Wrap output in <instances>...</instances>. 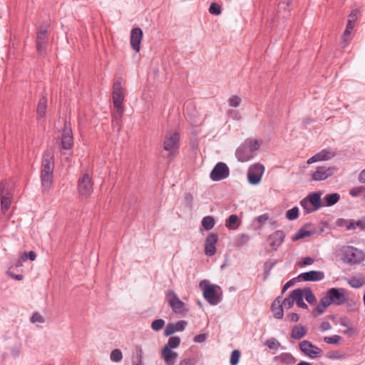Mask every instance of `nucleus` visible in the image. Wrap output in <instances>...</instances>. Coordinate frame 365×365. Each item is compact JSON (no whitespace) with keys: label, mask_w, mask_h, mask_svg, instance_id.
I'll return each instance as SVG.
<instances>
[{"label":"nucleus","mask_w":365,"mask_h":365,"mask_svg":"<svg viewBox=\"0 0 365 365\" xmlns=\"http://www.w3.org/2000/svg\"><path fill=\"white\" fill-rule=\"evenodd\" d=\"M352 288L358 289L365 285V277L360 275L353 276L348 282Z\"/></svg>","instance_id":"obj_31"},{"label":"nucleus","mask_w":365,"mask_h":365,"mask_svg":"<svg viewBox=\"0 0 365 365\" xmlns=\"http://www.w3.org/2000/svg\"><path fill=\"white\" fill-rule=\"evenodd\" d=\"M293 297L299 307L303 309H307L308 307V306L304 302L303 291L301 289L298 288L293 290Z\"/></svg>","instance_id":"obj_29"},{"label":"nucleus","mask_w":365,"mask_h":365,"mask_svg":"<svg viewBox=\"0 0 365 365\" xmlns=\"http://www.w3.org/2000/svg\"><path fill=\"white\" fill-rule=\"evenodd\" d=\"M93 181L88 173H83L78 182V190L81 196L88 197L93 192Z\"/></svg>","instance_id":"obj_4"},{"label":"nucleus","mask_w":365,"mask_h":365,"mask_svg":"<svg viewBox=\"0 0 365 365\" xmlns=\"http://www.w3.org/2000/svg\"><path fill=\"white\" fill-rule=\"evenodd\" d=\"M359 181L361 183H365V169L363 170L359 175Z\"/></svg>","instance_id":"obj_64"},{"label":"nucleus","mask_w":365,"mask_h":365,"mask_svg":"<svg viewBox=\"0 0 365 365\" xmlns=\"http://www.w3.org/2000/svg\"><path fill=\"white\" fill-rule=\"evenodd\" d=\"M299 277L302 278L304 281L307 282H313L323 279L324 274L322 272L312 270L302 273Z\"/></svg>","instance_id":"obj_23"},{"label":"nucleus","mask_w":365,"mask_h":365,"mask_svg":"<svg viewBox=\"0 0 365 365\" xmlns=\"http://www.w3.org/2000/svg\"><path fill=\"white\" fill-rule=\"evenodd\" d=\"M299 348L304 355L312 359L320 356L323 352L322 349L307 340L301 341L299 344Z\"/></svg>","instance_id":"obj_6"},{"label":"nucleus","mask_w":365,"mask_h":365,"mask_svg":"<svg viewBox=\"0 0 365 365\" xmlns=\"http://www.w3.org/2000/svg\"><path fill=\"white\" fill-rule=\"evenodd\" d=\"M313 234L312 232L306 230L304 227L300 228L298 232L292 237L293 242L297 241L300 239L310 237Z\"/></svg>","instance_id":"obj_33"},{"label":"nucleus","mask_w":365,"mask_h":365,"mask_svg":"<svg viewBox=\"0 0 365 365\" xmlns=\"http://www.w3.org/2000/svg\"><path fill=\"white\" fill-rule=\"evenodd\" d=\"M54 160L51 150L45 151L41 163V181L43 190H48L53 185Z\"/></svg>","instance_id":"obj_1"},{"label":"nucleus","mask_w":365,"mask_h":365,"mask_svg":"<svg viewBox=\"0 0 365 365\" xmlns=\"http://www.w3.org/2000/svg\"><path fill=\"white\" fill-rule=\"evenodd\" d=\"M285 238V233L282 230H277L274 233L269 235V241L270 242V246L277 250V247L283 242Z\"/></svg>","instance_id":"obj_18"},{"label":"nucleus","mask_w":365,"mask_h":365,"mask_svg":"<svg viewBox=\"0 0 365 365\" xmlns=\"http://www.w3.org/2000/svg\"><path fill=\"white\" fill-rule=\"evenodd\" d=\"M264 171V167L256 163L252 165L247 173L248 181L252 185H257L260 181Z\"/></svg>","instance_id":"obj_7"},{"label":"nucleus","mask_w":365,"mask_h":365,"mask_svg":"<svg viewBox=\"0 0 365 365\" xmlns=\"http://www.w3.org/2000/svg\"><path fill=\"white\" fill-rule=\"evenodd\" d=\"M123 358L122 352L120 349H115L112 351L110 354V359L113 361L118 362L120 361Z\"/></svg>","instance_id":"obj_44"},{"label":"nucleus","mask_w":365,"mask_h":365,"mask_svg":"<svg viewBox=\"0 0 365 365\" xmlns=\"http://www.w3.org/2000/svg\"><path fill=\"white\" fill-rule=\"evenodd\" d=\"M175 332V327L173 323H168L164 330V335L168 336H170Z\"/></svg>","instance_id":"obj_49"},{"label":"nucleus","mask_w":365,"mask_h":365,"mask_svg":"<svg viewBox=\"0 0 365 365\" xmlns=\"http://www.w3.org/2000/svg\"><path fill=\"white\" fill-rule=\"evenodd\" d=\"M266 344L269 349H277L280 345L279 342L274 338L267 340Z\"/></svg>","instance_id":"obj_50"},{"label":"nucleus","mask_w":365,"mask_h":365,"mask_svg":"<svg viewBox=\"0 0 365 365\" xmlns=\"http://www.w3.org/2000/svg\"><path fill=\"white\" fill-rule=\"evenodd\" d=\"M275 360L286 365H292L296 362V359L290 353H282L275 356Z\"/></svg>","instance_id":"obj_26"},{"label":"nucleus","mask_w":365,"mask_h":365,"mask_svg":"<svg viewBox=\"0 0 365 365\" xmlns=\"http://www.w3.org/2000/svg\"><path fill=\"white\" fill-rule=\"evenodd\" d=\"M47 41L48 31L46 29L41 27L36 37V49L40 55L45 54Z\"/></svg>","instance_id":"obj_14"},{"label":"nucleus","mask_w":365,"mask_h":365,"mask_svg":"<svg viewBox=\"0 0 365 365\" xmlns=\"http://www.w3.org/2000/svg\"><path fill=\"white\" fill-rule=\"evenodd\" d=\"M356 21V11H353L349 15V19L346 26V29L342 35V43L347 41V37L350 35Z\"/></svg>","instance_id":"obj_22"},{"label":"nucleus","mask_w":365,"mask_h":365,"mask_svg":"<svg viewBox=\"0 0 365 365\" xmlns=\"http://www.w3.org/2000/svg\"><path fill=\"white\" fill-rule=\"evenodd\" d=\"M275 264L276 263L272 261H268L264 264V278L269 276L271 269L273 268Z\"/></svg>","instance_id":"obj_46"},{"label":"nucleus","mask_w":365,"mask_h":365,"mask_svg":"<svg viewBox=\"0 0 365 365\" xmlns=\"http://www.w3.org/2000/svg\"><path fill=\"white\" fill-rule=\"evenodd\" d=\"M287 317L289 319L291 322H297L299 319V315L297 313H291Z\"/></svg>","instance_id":"obj_60"},{"label":"nucleus","mask_w":365,"mask_h":365,"mask_svg":"<svg viewBox=\"0 0 365 365\" xmlns=\"http://www.w3.org/2000/svg\"><path fill=\"white\" fill-rule=\"evenodd\" d=\"M165 326V321L162 319H155L151 323V328L155 331L161 330Z\"/></svg>","instance_id":"obj_39"},{"label":"nucleus","mask_w":365,"mask_h":365,"mask_svg":"<svg viewBox=\"0 0 365 365\" xmlns=\"http://www.w3.org/2000/svg\"><path fill=\"white\" fill-rule=\"evenodd\" d=\"M331 304L341 305L346 301L345 291L343 288H331L326 294Z\"/></svg>","instance_id":"obj_11"},{"label":"nucleus","mask_w":365,"mask_h":365,"mask_svg":"<svg viewBox=\"0 0 365 365\" xmlns=\"http://www.w3.org/2000/svg\"><path fill=\"white\" fill-rule=\"evenodd\" d=\"M341 357L342 356L337 354L336 352H331L327 355V358L331 359H341Z\"/></svg>","instance_id":"obj_63"},{"label":"nucleus","mask_w":365,"mask_h":365,"mask_svg":"<svg viewBox=\"0 0 365 365\" xmlns=\"http://www.w3.org/2000/svg\"><path fill=\"white\" fill-rule=\"evenodd\" d=\"M331 302L329 299V297L326 294L324 296L317 307L312 310V314L314 318H317L318 316L322 314L325 309L331 304Z\"/></svg>","instance_id":"obj_19"},{"label":"nucleus","mask_w":365,"mask_h":365,"mask_svg":"<svg viewBox=\"0 0 365 365\" xmlns=\"http://www.w3.org/2000/svg\"><path fill=\"white\" fill-rule=\"evenodd\" d=\"M250 239V237L248 235L244 233L240 234L237 237L235 245L237 247L243 246L249 242Z\"/></svg>","instance_id":"obj_35"},{"label":"nucleus","mask_w":365,"mask_h":365,"mask_svg":"<svg viewBox=\"0 0 365 365\" xmlns=\"http://www.w3.org/2000/svg\"><path fill=\"white\" fill-rule=\"evenodd\" d=\"M162 358L167 365H173L178 358V354L168 349V346H164L161 351Z\"/></svg>","instance_id":"obj_21"},{"label":"nucleus","mask_w":365,"mask_h":365,"mask_svg":"<svg viewBox=\"0 0 365 365\" xmlns=\"http://www.w3.org/2000/svg\"><path fill=\"white\" fill-rule=\"evenodd\" d=\"M229 102H230V105L231 106L237 107L241 102V99L240 97H238L237 96H233L232 97H231L230 98Z\"/></svg>","instance_id":"obj_51"},{"label":"nucleus","mask_w":365,"mask_h":365,"mask_svg":"<svg viewBox=\"0 0 365 365\" xmlns=\"http://www.w3.org/2000/svg\"><path fill=\"white\" fill-rule=\"evenodd\" d=\"M336 170L335 168L319 166L312 173V179L314 181L324 180L334 174Z\"/></svg>","instance_id":"obj_13"},{"label":"nucleus","mask_w":365,"mask_h":365,"mask_svg":"<svg viewBox=\"0 0 365 365\" xmlns=\"http://www.w3.org/2000/svg\"><path fill=\"white\" fill-rule=\"evenodd\" d=\"M362 190V187H354L351 190H350L349 194L353 197H356L361 192Z\"/></svg>","instance_id":"obj_57"},{"label":"nucleus","mask_w":365,"mask_h":365,"mask_svg":"<svg viewBox=\"0 0 365 365\" xmlns=\"http://www.w3.org/2000/svg\"><path fill=\"white\" fill-rule=\"evenodd\" d=\"M236 157L241 162H246L250 160L253 155L250 149L244 143L241 145L236 150Z\"/></svg>","instance_id":"obj_20"},{"label":"nucleus","mask_w":365,"mask_h":365,"mask_svg":"<svg viewBox=\"0 0 365 365\" xmlns=\"http://www.w3.org/2000/svg\"><path fill=\"white\" fill-rule=\"evenodd\" d=\"M240 357V351L239 350L232 351L230 356V364L237 365L239 362Z\"/></svg>","instance_id":"obj_45"},{"label":"nucleus","mask_w":365,"mask_h":365,"mask_svg":"<svg viewBox=\"0 0 365 365\" xmlns=\"http://www.w3.org/2000/svg\"><path fill=\"white\" fill-rule=\"evenodd\" d=\"M124 101L123 88L120 79L115 81L113 86V106L122 105Z\"/></svg>","instance_id":"obj_12"},{"label":"nucleus","mask_w":365,"mask_h":365,"mask_svg":"<svg viewBox=\"0 0 365 365\" xmlns=\"http://www.w3.org/2000/svg\"><path fill=\"white\" fill-rule=\"evenodd\" d=\"M344 260L350 264L360 263L364 259V252L351 246H349L344 250Z\"/></svg>","instance_id":"obj_5"},{"label":"nucleus","mask_w":365,"mask_h":365,"mask_svg":"<svg viewBox=\"0 0 365 365\" xmlns=\"http://www.w3.org/2000/svg\"><path fill=\"white\" fill-rule=\"evenodd\" d=\"M304 293L305 299L308 303L314 304L316 302V297L310 289H305L303 291V294Z\"/></svg>","instance_id":"obj_41"},{"label":"nucleus","mask_w":365,"mask_h":365,"mask_svg":"<svg viewBox=\"0 0 365 365\" xmlns=\"http://www.w3.org/2000/svg\"><path fill=\"white\" fill-rule=\"evenodd\" d=\"M339 324L346 327H349L351 325V321L348 317H343L339 319Z\"/></svg>","instance_id":"obj_56"},{"label":"nucleus","mask_w":365,"mask_h":365,"mask_svg":"<svg viewBox=\"0 0 365 365\" xmlns=\"http://www.w3.org/2000/svg\"><path fill=\"white\" fill-rule=\"evenodd\" d=\"M300 205L307 213L319 210L323 206L321 200V193H310L307 197L301 200Z\"/></svg>","instance_id":"obj_3"},{"label":"nucleus","mask_w":365,"mask_h":365,"mask_svg":"<svg viewBox=\"0 0 365 365\" xmlns=\"http://www.w3.org/2000/svg\"><path fill=\"white\" fill-rule=\"evenodd\" d=\"M196 359L195 358L184 359L180 363V365H195Z\"/></svg>","instance_id":"obj_54"},{"label":"nucleus","mask_w":365,"mask_h":365,"mask_svg":"<svg viewBox=\"0 0 365 365\" xmlns=\"http://www.w3.org/2000/svg\"><path fill=\"white\" fill-rule=\"evenodd\" d=\"M31 320L33 323H35V322L43 323L44 322L43 317L38 312L33 314V315L31 318Z\"/></svg>","instance_id":"obj_52"},{"label":"nucleus","mask_w":365,"mask_h":365,"mask_svg":"<svg viewBox=\"0 0 365 365\" xmlns=\"http://www.w3.org/2000/svg\"><path fill=\"white\" fill-rule=\"evenodd\" d=\"M341 339V336L339 335H334L331 336H325L324 338V342L329 344H337Z\"/></svg>","instance_id":"obj_47"},{"label":"nucleus","mask_w":365,"mask_h":365,"mask_svg":"<svg viewBox=\"0 0 365 365\" xmlns=\"http://www.w3.org/2000/svg\"><path fill=\"white\" fill-rule=\"evenodd\" d=\"M143 351L140 348L137 350V362L135 365H143V357H142Z\"/></svg>","instance_id":"obj_58"},{"label":"nucleus","mask_w":365,"mask_h":365,"mask_svg":"<svg viewBox=\"0 0 365 365\" xmlns=\"http://www.w3.org/2000/svg\"><path fill=\"white\" fill-rule=\"evenodd\" d=\"M307 332V329L304 326L295 325L293 327L291 336L294 339H300L304 337Z\"/></svg>","instance_id":"obj_27"},{"label":"nucleus","mask_w":365,"mask_h":365,"mask_svg":"<svg viewBox=\"0 0 365 365\" xmlns=\"http://www.w3.org/2000/svg\"><path fill=\"white\" fill-rule=\"evenodd\" d=\"M299 216V209L297 207H294L290 210H289L286 212V217L289 220H294L297 219Z\"/></svg>","instance_id":"obj_40"},{"label":"nucleus","mask_w":365,"mask_h":365,"mask_svg":"<svg viewBox=\"0 0 365 365\" xmlns=\"http://www.w3.org/2000/svg\"><path fill=\"white\" fill-rule=\"evenodd\" d=\"M230 173L227 165L224 163H218L210 173V178L213 181H219L225 179Z\"/></svg>","instance_id":"obj_9"},{"label":"nucleus","mask_w":365,"mask_h":365,"mask_svg":"<svg viewBox=\"0 0 365 365\" xmlns=\"http://www.w3.org/2000/svg\"><path fill=\"white\" fill-rule=\"evenodd\" d=\"M143 38V31L140 28H134L131 31L130 34V45L132 48L135 51L138 52L140 48V43Z\"/></svg>","instance_id":"obj_17"},{"label":"nucleus","mask_w":365,"mask_h":365,"mask_svg":"<svg viewBox=\"0 0 365 365\" xmlns=\"http://www.w3.org/2000/svg\"><path fill=\"white\" fill-rule=\"evenodd\" d=\"M218 241V235L216 233H210L207 235L205 242V253L211 257L216 252V244Z\"/></svg>","instance_id":"obj_15"},{"label":"nucleus","mask_w":365,"mask_h":365,"mask_svg":"<svg viewBox=\"0 0 365 365\" xmlns=\"http://www.w3.org/2000/svg\"><path fill=\"white\" fill-rule=\"evenodd\" d=\"M205 280H202L200 282V287L204 288L203 296L205 299L212 305L217 304L220 299L217 295L215 288L214 285H206L204 287V284H206Z\"/></svg>","instance_id":"obj_8"},{"label":"nucleus","mask_w":365,"mask_h":365,"mask_svg":"<svg viewBox=\"0 0 365 365\" xmlns=\"http://www.w3.org/2000/svg\"><path fill=\"white\" fill-rule=\"evenodd\" d=\"M180 344V339L179 336H170L168 339V344L165 346H168V349L177 348Z\"/></svg>","instance_id":"obj_37"},{"label":"nucleus","mask_w":365,"mask_h":365,"mask_svg":"<svg viewBox=\"0 0 365 365\" xmlns=\"http://www.w3.org/2000/svg\"><path fill=\"white\" fill-rule=\"evenodd\" d=\"M186 324L187 322L183 320L178 322L175 324H174L175 331H183Z\"/></svg>","instance_id":"obj_53"},{"label":"nucleus","mask_w":365,"mask_h":365,"mask_svg":"<svg viewBox=\"0 0 365 365\" xmlns=\"http://www.w3.org/2000/svg\"><path fill=\"white\" fill-rule=\"evenodd\" d=\"M114 110L112 113V118H114V121L116 120H120L123 115V108L122 105H118V106H113Z\"/></svg>","instance_id":"obj_36"},{"label":"nucleus","mask_w":365,"mask_h":365,"mask_svg":"<svg viewBox=\"0 0 365 365\" xmlns=\"http://www.w3.org/2000/svg\"><path fill=\"white\" fill-rule=\"evenodd\" d=\"M340 199V195L339 193H331L327 194L324 197V205L323 206H332L335 205Z\"/></svg>","instance_id":"obj_32"},{"label":"nucleus","mask_w":365,"mask_h":365,"mask_svg":"<svg viewBox=\"0 0 365 365\" xmlns=\"http://www.w3.org/2000/svg\"><path fill=\"white\" fill-rule=\"evenodd\" d=\"M271 309L275 318L279 319L283 318L284 312L280 297H278L276 299L274 300V302L272 303Z\"/></svg>","instance_id":"obj_25"},{"label":"nucleus","mask_w":365,"mask_h":365,"mask_svg":"<svg viewBox=\"0 0 365 365\" xmlns=\"http://www.w3.org/2000/svg\"><path fill=\"white\" fill-rule=\"evenodd\" d=\"M294 283V279H291L288 281L284 286L282 290V294H284L288 288L292 286Z\"/></svg>","instance_id":"obj_61"},{"label":"nucleus","mask_w":365,"mask_h":365,"mask_svg":"<svg viewBox=\"0 0 365 365\" xmlns=\"http://www.w3.org/2000/svg\"><path fill=\"white\" fill-rule=\"evenodd\" d=\"M1 212L5 214L6 212L9 209L11 205V199L9 196H2L1 200Z\"/></svg>","instance_id":"obj_38"},{"label":"nucleus","mask_w":365,"mask_h":365,"mask_svg":"<svg viewBox=\"0 0 365 365\" xmlns=\"http://www.w3.org/2000/svg\"><path fill=\"white\" fill-rule=\"evenodd\" d=\"M46 109H47V99L45 96H43L38 103L37 108H36V113L37 116L39 118H42L45 117L46 113Z\"/></svg>","instance_id":"obj_28"},{"label":"nucleus","mask_w":365,"mask_h":365,"mask_svg":"<svg viewBox=\"0 0 365 365\" xmlns=\"http://www.w3.org/2000/svg\"><path fill=\"white\" fill-rule=\"evenodd\" d=\"M209 11L212 14L219 15L221 14V7L216 3H212L210 6Z\"/></svg>","instance_id":"obj_48"},{"label":"nucleus","mask_w":365,"mask_h":365,"mask_svg":"<svg viewBox=\"0 0 365 365\" xmlns=\"http://www.w3.org/2000/svg\"><path fill=\"white\" fill-rule=\"evenodd\" d=\"M180 133L178 132L167 133L164 137L163 146L168 153L166 158L173 159L177 156L180 148Z\"/></svg>","instance_id":"obj_2"},{"label":"nucleus","mask_w":365,"mask_h":365,"mask_svg":"<svg viewBox=\"0 0 365 365\" xmlns=\"http://www.w3.org/2000/svg\"><path fill=\"white\" fill-rule=\"evenodd\" d=\"M247 147L250 149L251 153L252 155L254 153L259 149V143L257 140H250V142L245 143Z\"/></svg>","instance_id":"obj_42"},{"label":"nucleus","mask_w":365,"mask_h":365,"mask_svg":"<svg viewBox=\"0 0 365 365\" xmlns=\"http://www.w3.org/2000/svg\"><path fill=\"white\" fill-rule=\"evenodd\" d=\"M215 221L213 217L206 216L202 220V225L206 230H210L215 226Z\"/></svg>","instance_id":"obj_34"},{"label":"nucleus","mask_w":365,"mask_h":365,"mask_svg":"<svg viewBox=\"0 0 365 365\" xmlns=\"http://www.w3.org/2000/svg\"><path fill=\"white\" fill-rule=\"evenodd\" d=\"M314 260L313 258H312L310 257H307L302 259V265H310L314 262Z\"/></svg>","instance_id":"obj_62"},{"label":"nucleus","mask_w":365,"mask_h":365,"mask_svg":"<svg viewBox=\"0 0 365 365\" xmlns=\"http://www.w3.org/2000/svg\"><path fill=\"white\" fill-rule=\"evenodd\" d=\"M207 339V334H200L198 335H196L193 338V341L197 343H202L204 342Z\"/></svg>","instance_id":"obj_55"},{"label":"nucleus","mask_w":365,"mask_h":365,"mask_svg":"<svg viewBox=\"0 0 365 365\" xmlns=\"http://www.w3.org/2000/svg\"><path fill=\"white\" fill-rule=\"evenodd\" d=\"M334 156V154L333 153H331L330 151L324 149V150H322V151L317 153V154L313 155L312 158H310L307 160V163L312 164L313 163L321 161V160H330Z\"/></svg>","instance_id":"obj_24"},{"label":"nucleus","mask_w":365,"mask_h":365,"mask_svg":"<svg viewBox=\"0 0 365 365\" xmlns=\"http://www.w3.org/2000/svg\"><path fill=\"white\" fill-rule=\"evenodd\" d=\"M73 144V133L71 128L69 125H67L66 123L64 125L63 133H62V138H61V145L62 148L65 150L71 149Z\"/></svg>","instance_id":"obj_16"},{"label":"nucleus","mask_w":365,"mask_h":365,"mask_svg":"<svg viewBox=\"0 0 365 365\" xmlns=\"http://www.w3.org/2000/svg\"><path fill=\"white\" fill-rule=\"evenodd\" d=\"M240 225V220L237 215H231L226 220L225 226L230 230H236Z\"/></svg>","instance_id":"obj_30"},{"label":"nucleus","mask_w":365,"mask_h":365,"mask_svg":"<svg viewBox=\"0 0 365 365\" xmlns=\"http://www.w3.org/2000/svg\"><path fill=\"white\" fill-rule=\"evenodd\" d=\"M111 125L113 129L117 128V131L120 132V128H121V125L118 120H116V121H114V118H112Z\"/></svg>","instance_id":"obj_59"},{"label":"nucleus","mask_w":365,"mask_h":365,"mask_svg":"<svg viewBox=\"0 0 365 365\" xmlns=\"http://www.w3.org/2000/svg\"><path fill=\"white\" fill-rule=\"evenodd\" d=\"M294 302V299L293 297V291H292L290 293L289 296L288 297H286L283 300L282 304V307H284L287 309H290L293 306Z\"/></svg>","instance_id":"obj_43"},{"label":"nucleus","mask_w":365,"mask_h":365,"mask_svg":"<svg viewBox=\"0 0 365 365\" xmlns=\"http://www.w3.org/2000/svg\"><path fill=\"white\" fill-rule=\"evenodd\" d=\"M167 300L173 311L176 314L183 312L185 304L181 301L173 290H169L166 295Z\"/></svg>","instance_id":"obj_10"}]
</instances>
